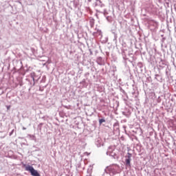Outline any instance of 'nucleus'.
Listing matches in <instances>:
<instances>
[{
    "mask_svg": "<svg viewBox=\"0 0 176 176\" xmlns=\"http://www.w3.org/2000/svg\"><path fill=\"white\" fill-rule=\"evenodd\" d=\"M25 168L26 171H30V173H31V175L32 176H41V174L38 173V170H35L34 167H32V166L27 165L25 167Z\"/></svg>",
    "mask_w": 176,
    "mask_h": 176,
    "instance_id": "nucleus-1",
    "label": "nucleus"
},
{
    "mask_svg": "<svg viewBox=\"0 0 176 176\" xmlns=\"http://www.w3.org/2000/svg\"><path fill=\"white\" fill-rule=\"evenodd\" d=\"M128 159L126 160V166H130V162H131V153H128Z\"/></svg>",
    "mask_w": 176,
    "mask_h": 176,
    "instance_id": "nucleus-2",
    "label": "nucleus"
},
{
    "mask_svg": "<svg viewBox=\"0 0 176 176\" xmlns=\"http://www.w3.org/2000/svg\"><path fill=\"white\" fill-rule=\"evenodd\" d=\"M105 122V120H104V119H100V120H99V122L101 124V123H104Z\"/></svg>",
    "mask_w": 176,
    "mask_h": 176,
    "instance_id": "nucleus-3",
    "label": "nucleus"
},
{
    "mask_svg": "<svg viewBox=\"0 0 176 176\" xmlns=\"http://www.w3.org/2000/svg\"><path fill=\"white\" fill-rule=\"evenodd\" d=\"M32 78L33 80H35V77H34L32 75Z\"/></svg>",
    "mask_w": 176,
    "mask_h": 176,
    "instance_id": "nucleus-4",
    "label": "nucleus"
},
{
    "mask_svg": "<svg viewBox=\"0 0 176 176\" xmlns=\"http://www.w3.org/2000/svg\"><path fill=\"white\" fill-rule=\"evenodd\" d=\"M25 129H26L25 128H24V127L23 128V130H25Z\"/></svg>",
    "mask_w": 176,
    "mask_h": 176,
    "instance_id": "nucleus-5",
    "label": "nucleus"
}]
</instances>
